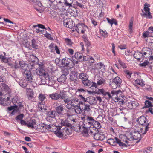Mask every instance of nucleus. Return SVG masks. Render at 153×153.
<instances>
[{
    "mask_svg": "<svg viewBox=\"0 0 153 153\" xmlns=\"http://www.w3.org/2000/svg\"><path fill=\"white\" fill-rule=\"evenodd\" d=\"M83 121L82 124L78 126L80 130L84 131V133L86 134L88 131V128L91 127L92 122L94 119L93 117L86 115H83L81 117Z\"/></svg>",
    "mask_w": 153,
    "mask_h": 153,
    "instance_id": "obj_1",
    "label": "nucleus"
},
{
    "mask_svg": "<svg viewBox=\"0 0 153 153\" xmlns=\"http://www.w3.org/2000/svg\"><path fill=\"white\" fill-rule=\"evenodd\" d=\"M136 121L141 124L140 132L143 134H145L149 129V121L144 116H141L137 119Z\"/></svg>",
    "mask_w": 153,
    "mask_h": 153,
    "instance_id": "obj_2",
    "label": "nucleus"
},
{
    "mask_svg": "<svg viewBox=\"0 0 153 153\" xmlns=\"http://www.w3.org/2000/svg\"><path fill=\"white\" fill-rule=\"evenodd\" d=\"M63 102L65 104H67L66 107L69 109L75 107L76 104L79 103V99L77 98H71L70 97L66 98L65 97L63 99Z\"/></svg>",
    "mask_w": 153,
    "mask_h": 153,
    "instance_id": "obj_3",
    "label": "nucleus"
},
{
    "mask_svg": "<svg viewBox=\"0 0 153 153\" xmlns=\"http://www.w3.org/2000/svg\"><path fill=\"white\" fill-rule=\"evenodd\" d=\"M65 92L63 91H60L59 93L55 92L49 94V97L52 100H57L59 99L63 100L66 97Z\"/></svg>",
    "mask_w": 153,
    "mask_h": 153,
    "instance_id": "obj_4",
    "label": "nucleus"
},
{
    "mask_svg": "<svg viewBox=\"0 0 153 153\" xmlns=\"http://www.w3.org/2000/svg\"><path fill=\"white\" fill-rule=\"evenodd\" d=\"M39 99L41 102L38 103V107L40 108L42 111L43 110L45 111L46 109V106H45V104L44 101V100L46 99V97L45 94H40L38 97Z\"/></svg>",
    "mask_w": 153,
    "mask_h": 153,
    "instance_id": "obj_5",
    "label": "nucleus"
},
{
    "mask_svg": "<svg viewBox=\"0 0 153 153\" xmlns=\"http://www.w3.org/2000/svg\"><path fill=\"white\" fill-rule=\"evenodd\" d=\"M150 6V5L149 4L146 3L144 5L143 9L142 10L143 14H141L142 16H144L149 19L152 18L150 12V9L149 8Z\"/></svg>",
    "mask_w": 153,
    "mask_h": 153,
    "instance_id": "obj_6",
    "label": "nucleus"
},
{
    "mask_svg": "<svg viewBox=\"0 0 153 153\" xmlns=\"http://www.w3.org/2000/svg\"><path fill=\"white\" fill-rule=\"evenodd\" d=\"M24 71L23 72V74L25 77V80L28 83H30L33 82V77L31 73V71L29 69H24Z\"/></svg>",
    "mask_w": 153,
    "mask_h": 153,
    "instance_id": "obj_7",
    "label": "nucleus"
},
{
    "mask_svg": "<svg viewBox=\"0 0 153 153\" xmlns=\"http://www.w3.org/2000/svg\"><path fill=\"white\" fill-rule=\"evenodd\" d=\"M85 86L89 87L93 90L92 91L95 92L97 88V85L96 83L93 82H91L88 79L84 80L82 81Z\"/></svg>",
    "mask_w": 153,
    "mask_h": 153,
    "instance_id": "obj_8",
    "label": "nucleus"
},
{
    "mask_svg": "<svg viewBox=\"0 0 153 153\" xmlns=\"http://www.w3.org/2000/svg\"><path fill=\"white\" fill-rule=\"evenodd\" d=\"M61 63L62 66H68L71 68L74 65V63L71 59L66 57L63 59Z\"/></svg>",
    "mask_w": 153,
    "mask_h": 153,
    "instance_id": "obj_9",
    "label": "nucleus"
},
{
    "mask_svg": "<svg viewBox=\"0 0 153 153\" xmlns=\"http://www.w3.org/2000/svg\"><path fill=\"white\" fill-rule=\"evenodd\" d=\"M141 52L143 56V57L145 58H149L152 54L151 49L148 47L143 48L141 50Z\"/></svg>",
    "mask_w": 153,
    "mask_h": 153,
    "instance_id": "obj_10",
    "label": "nucleus"
},
{
    "mask_svg": "<svg viewBox=\"0 0 153 153\" xmlns=\"http://www.w3.org/2000/svg\"><path fill=\"white\" fill-rule=\"evenodd\" d=\"M78 105H81L82 111L85 113L89 112L91 108V107L89 104L82 103V102H79Z\"/></svg>",
    "mask_w": 153,
    "mask_h": 153,
    "instance_id": "obj_11",
    "label": "nucleus"
},
{
    "mask_svg": "<svg viewBox=\"0 0 153 153\" xmlns=\"http://www.w3.org/2000/svg\"><path fill=\"white\" fill-rule=\"evenodd\" d=\"M131 137L133 140H137L136 143L139 142L141 140V134L138 131H134L131 133Z\"/></svg>",
    "mask_w": 153,
    "mask_h": 153,
    "instance_id": "obj_12",
    "label": "nucleus"
},
{
    "mask_svg": "<svg viewBox=\"0 0 153 153\" xmlns=\"http://www.w3.org/2000/svg\"><path fill=\"white\" fill-rule=\"evenodd\" d=\"M97 93L100 95H102L103 96L105 97L108 99H110L111 97V94L108 92H106L105 90L103 89H99Z\"/></svg>",
    "mask_w": 153,
    "mask_h": 153,
    "instance_id": "obj_13",
    "label": "nucleus"
},
{
    "mask_svg": "<svg viewBox=\"0 0 153 153\" xmlns=\"http://www.w3.org/2000/svg\"><path fill=\"white\" fill-rule=\"evenodd\" d=\"M53 4L51 3H50L49 4L47 5V7H50L52 8L53 9L57 10H59L60 9L61 7L60 5L58 3H62V2L60 1H59L58 2L56 1V4L53 3H52Z\"/></svg>",
    "mask_w": 153,
    "mask_h": 153,
    "instance_id": "obj_14",
    "label": "nucleus"
},
{
    "mask_svg": "<svg viewBox=\"0 0 153 153\" xmlns=\"http://www.w3.org/2000/svg\"><path fill=\"white\" fill-rule=\"evenodd\" d=\"M56 114V111H55L48 112L46 114V120L48 121H50L51 120L55 118Z\"/></svg>",
    "mask_w": 153,
    "mask_h": 153,
    "instance_id": "obj_15",
    "label": "nucleus"
},
{
    "mask_svg": "<svg viewBox=\"0 0 153 153\" xmlns=\"http://www.w3.org/2000/svg\"><path fill=\"white\" fill-rule=\"evenodd\" d=\"M128 107L130 109H132L136 108L137 107L139 104L136 100L130 101L126 103Z\"/></svg>",
    "mask_w": 153,
    "mask_h": 153,
    "instance_id": "obj_16",
    "label": "nucleus"
},
{
    "mask_svg": "<svg viewBox=\"0 0 153 153\" xmlns=\"http://www.w3.org/2000/svg\"><path fill=\"white\" fill-rule=\"evenodd\" d=\"M40 79V83L42 84H46L48 85L49 84L48 82V74H46L45 75H44V76H40L39 78Z\"/></svg>",
    "mask_w": 153,
    "mask_h": 153,
    "instance_id": "obj_17",
    "label": "nucleus"
},
{
    "mask_svg": "<svg viewBox=\"0 0 153 153\" xmlns=\"http://www.w3.org/2000/svg\"><path fill=\"white\" fill-rule=\"evenodd\" d=\"M134 57L138 61H140L141 59L143 60L144 58L142 52H138L137 50L135 51V53L134 54Z\"/></svg>",
    "mask_w": 153,
    "mask_h": 153,
    "instance_id": "obj_18",
    "label": "nucleus"
},
{
    "mask_svg": "<svg viewBox=\"0 0 153 153\" xmlns=\"http://www.w3.org/2000/svg\"><path fill=\"white\" fill-rule=\"evenodd\" d=\"M58 78L55 76H49L48 75V82L49 84L48 85H52L54 84L56 81H57Z\"/></svg>",
    "mask_w": 153,
    "mask_h": 153,
    "instance_id": "obj_19",
    "label": "nucleus"
},
{
    "mask_svg": "<svg viewBox=\"0 0 153 153\" xmlns=\"http://www.w3.org/2000/svg\"><path fill=\"white\" fill-rule=\"evenodd\" d=\"M46 124L44 123L39 124L36 127V129L39 131L42 132L46 131Z\"/></svg>",
    "mask_w": 153,
    "mask_h": 153,
    "instance_id": "obj_20",
    "label": "nucleus"
},
{
    "mask_svg": "<svg viewBox=\"0 0 153 153\" xmlns=\"http://www.w3.org/2000/svg\"><path fill=\"white\" fill-rule=\"evenodd\" d=\"M70 79L71 81L74 82L77 81L78 79L77 74L75 71H73L70 74Z\"/></svg>",
    "mask_w": 153,
    "mask_h": 153,
    "instance_id": "obj_21",
    "label": "nucleus"
},
{
    "mask_svg": "<svg viewBox=\"0 0 153 153\" xmlns=\"http://www.w3.org/2000/svg\"><path fill=\"white\" fill-rule=\"evenodd\" d=\"M56 112L59 115H62L63 113L64 107L63 105H58L56 107Z\"/></svg>",
    "mask_w": 153,
    "mask_h": 153,
    "instance_id": "obj_22",
    "label": "nucleus"
},
{
    "mask_svg": "<svg viewBox=\"0 0 153 153\" xmlns=\"http://www.w3.org/2000/svg\"><path fill=\"white\" fill-rule=\"evenodd\" d=\"M94 138L97 140L102 141L105 138L104 135L103 134H101L99 133L95 134L94 135Z\"/></svg>",
    "mask_w": 153,
    "mask_h": 153,
    "instance_id": "obj_23",
    "label": "nucleus"
},
{
    "mask_svg": "<svg viewBox=\"0 0 153 153\" xmlns=\"http://www.w3.org/2000/svg\"><path fill=\"white\" fill-rule=\"evenodd\" d=\"M58 127L57 129L55 130L56 131H54L55 132L56 135L59 137H62L63 136V132H62L61 131V127L60 126H57Z\"/></svg>",
    "mask_w": 153,
    "mask_h": 153,
    "instance_id": "obj_24",
    "label": "nucleus"
},
{
    "mask_svg": "<svg viewBox=\"0 0 153 153\" xmlns=\"http://www.w3.org/2000/svg\"><path fill=\"white\" fill-rule=\"evenodd\" d=\"M87 102L90 104L93 105L95 104L96 103L97 100L95 97L90 96L87 97Z\"/></svg>",
    "mask_w": 153,
    "mask_h": 153,
    "instance_id": "obj_25",
    "label": "nucleus"
},
{
    "mask_svg": "<svg viewBox=\"0 0 153 153\" xmlns=\"http://www.w3.org/2000/svg\"><path fill=\"white\" fill-rule=\"evenodd\" d=\"M148 30L149 31L144 32L143 34V37L145 38L151 36L150 34L153 32V26L150 27H149Z\"/></svg>",
    "mask_w": 153,
    "mask_h": 153,
    "instance_id": "obj_26",
    "label": "nucleus"
},
{
    "mask_svg": "<svg viewBox=\"0 0 153 153\" xmlns=\"http://www.w3.org/2000/svg\"><path fill=\"white\" fill-rule=\"evenodd\" d=\"M69 23H72V24H73L74 22L69 19H66L63 21V24L65 26L67 27L71 28L72 26H71L70 25H69Z\"/></svg>",
    "mask_w": 153,
    "mask_h": 153,
    "instance_id": "obj_27",
    "label": "nucleus"
},
{
    "mask_svg": "<svg viewBox=\"0 0 153 153\" xmlns=\"http://www.w3.org/2000/svg\"><path fill=\"white\" fill-rule=\"evenodd\" d=\"M120 93H121V92L120 90H113L111 92V97L110 98H112L114 100V99H115V98L116 97H117V95H118Z\"/></svg>",
    "mask_w": 153,
    "mask_h": 153,
    "instance_id": "obj_28",
    "label": "nucleus"
},
{
    "mask_svg": "<svg viewBox=\"0 0 153 153\" xmlns=\"http://www.w3.org/2000/svg\"><path fill=\"white\" fill-rule=\"evenodd\" d=\"M58 127L57 126H53V125H46V129L48 130L49 131L53 132L54 131H56L55 130L57 129Z\"/></svg>",
    "mask_w": 153,
    "mask_h": 153,
    "instance_id": "obj_29",
    "label": "nucleus"
},
{
    "mask_svg": "<svg viewBox=\"0 0 153 153\" xmlns=\"http://www.w3.org/2000/svg\"><path fill=\"white\" fill-rule=\"evenodd\" d=\"M112 81L114 83L117 84V86H118L119 87H120L122 83V80L119 76H116L112 80Z\"/></svg>",
    "mask_w": 153,
    "mask_h": 153,
    "instance_id": "obj_30",
    "label": "nucleus"
},
{
    "mask_svg": "<svg viewBox=\"0 0 153 153\" xmlns=\"http://www.w3.org/2000/svg\"><path fill=\"white\" fill-rule=\"evenodd\" d=\"M87 97L85 93H84L83 95L82 94H79L78 96L79 100H80L81 101L79 102H82V103H85L87 102Z\"/></svg>",
    "mask_w": 153,
    "mask_h": 153,
    "instance_id": "obj_31",
    "label": "nucleus"
},
{
    "mask_svg": "<svg viewBox=\"0 0 153 153\" xmlns=\"http://www.w3.org/2000/svg\"><path fill=\"white\" fill-rule=\"evenodd\" d=\"M97 85H100L102 84H105L106 82V80L104 78L99 76L98 79H97Z\"/></svg>",
    "mask_w": 153,
    "mask_h": 153,
    "instance_id": "obj_32",
    "label": "nucleus"
},
{
    "mask_svg": "<svg viewBox=\"0 0 153 153\" xmlns=\"http://www.w3.org/2000/svg\"><path fill=\"white\" fill-rule=\"evenodd\" d=\"M74 109L75 112L78 114H80L82 111L81 105H78V103L77 105H76L75 107H74Z\"/></svg>",
    "mask_w": 153,
    "mask_h": 153,
    "instance_id": "obj_33",
    "label": "nucleus"
},
{
    "mask_svg": "<svg viewBox=\"0 0 153 153\" xmlns=\"http://www.w3.org/2000/svg\"><path fill=\"white\" fill-rule=\"evenodd\" d=\"M36 73L37 75L39 76V78L40 76H44V75H45L46 74H48L47 73H45V71L42 69L36 70Z\"/></svg>",
    "mask_w": 153,
    "mask_h": 153,
    "instance_id": "obj_34",
    "label": "nucleus"
},
{
    "mask_svg": "<svg viewBox=\"0 0 153 153\" xmlns=\"http://www.w3.org/2000/svg\"><path fill=\"white\" fill-rule=\"evenodd\" d=\"M79 77L82 80V81L84 80L88 79V76L86 73H82L79 74Z\"/></svg>",
    "mask_w": 153,
    "mask_h": 153,
    "instance_id": "obj_35",
    "label": "nucleus"
},
{
    "mask_svg": "<svg viewBox=\"0 0 153 153\" xmlns=\"http://www.w3.org/2000/svg\"><path fill=\"white\" fill-rule=\"evenodd\" d=\"M36 123V121L35 119H33L31 120L27 124V126L28 128H31L32 129L34 128V125Z\"/></svg>",
    "mask_w": 153,
    "mask_h": 153,
    "instance_id": "obj_36",
    "label": "nucleus"
},
{
    "mask_svg": "<svg viewBox=\"0 0 153 153\" xmlns=\"http://www.w3.org/2000/svg\"><path fill=\"white\" fill-rule=\"evenodd\" d=\"M9 58L8 57H6V56L3 58L1 60L2 62L7 64L9 66H10L11 68L13 67V64L9 62Z\"/></svg>",
    "mask_w": 153,
    "mask_h": 153,
    "instance_id": "obj_37",
    "label": "nucleus"
},
{
    "mask_svg": "<svg viewBox=\"0 0 153 153\" xmlns=\"http://www.w3.org/2000/svg\"><path fill=\"white\" fill-rule=\"evenodd\" d=\"M61 123L62 125V126L70 127L71 128L72 127V125L70 123H68V121L66 120L62 121Z\"/></svg>",
    "mask_w": 153,
    "mask_h": 153,
    "instance_id": "obj_38",
    "label": "nucleus"
},
{
    "mask_svg": "<svg viewBox=\"0 0 153 153\" xmlns=\"http://www.w3.org/2000/svg\"><path fill=\"white\" fill-rule=\"evenodd\" d=\"M92 124L93 125V126L99 129L101 128V126L100 123L98 121H93Z\"/></svg>",
    "mask_w": 153,
    "mask_h": 153,
    "instance_id": "obj_39",
    "label": "nucleus"
},
{
    "mask_svg": "<svg viewBox=\"0 0 153 153\" xmlns=\"http://www.w3.org/2000/svg\"><path fill=\"white\" fill-rule=\"evenodd\" d=\"M66 79L67 77L66 76L62 75L59 78H58L57 81L60 82H64Z\"/></svg>",
    "mask_w": 153,
    "mask_h": 153,
    "instance_id": "obj_40",
    "label": "nucleus"
},
{
    "mask_svg": "<svg viewBox=\"0 0 153 153\" xmlns=\"http://www.w3.org/2000/svg\"><path fill=\"white\" fill-rule=\"evenodd\" d=\"M135 82L137 84L141 86H143L145 85L144 83V82L143 81L142 79H137L135 80Z\"/></svg>",
    "mask_w": 153,
    "mask_h": 153,
    "instance_id": "obj_41",
    "label": "nucleus"
},
{
    "mask_svg": "<svg viewBox=\"0 0 153 153\" xmlns=\"http://www.w3.org/2000/svg\"><path fill=\"white\" fill-rule=\"evenodd\" d=\"M100 32L101 34L105 38H106L108 37V33L105 30L100 29Z\"/></svg>",
    "mask_w": 153,
    "mask_h": 153,
    "instance_id": "obj_42",
    "label": "nucleus"
},
{
    "mask_svg": "<svg viewBox=\"0 0 153 153\" xmlns=\"http://www.w3.org/2000/svg\"><path fill=\"white\" fill-rule=\"evenodd\" d=\"M73 0H64L63 3L66 6H71L73 2Z\"/></svg>",
    "mask_w": 153,
    "mask_h": 153,
    "instance_id": "obj_43",
    "label": "nucleus"
},
{
    "mask_svg": "<svg viewBox=\"0 0 153 153\" xmlns=\"http://www.w3.org/2000/svg\"><path fill=\"white\" fill-rule=\"evenodd\" d=\"M107 143L113 146H115L116 142L114 139L113 138H110L108 140Z\"/></svg>",
    "mask_w": 153,
    "mask_h": 153,
    "instance_id": "obj_44",
    "label": "nucleus"
},
{
    "mask_svg": "<svg viewBox=\"0 0 153 153\" xmlns=\"http://www.w3.org/2000/svg\"><path fill=\"white\" fill-rule=\"evenodd\" d=\"M78 125H80L79 123H77L76 125H72V127H74V129L75 131L78 132H83L84 133V131H81L79 129V127H78V126H79Z\"/></svg>",
    "mask_w": 153,
    "mask_h": 153,
    "instance_id": "obj_45",
    "label": "nucleus"
},
{
    "mask_svg": "<svg viewBox=\"0 0 153 153\" xmlns=\"http://www.w3.org/2000/svg\"><path fill=\"white\" fill-rule=\"evenodd\" d=\"M78 125H80L79 123H77L76 125H72V127H74V129L75 131L78 132H83L84 133V131H81L79 129V127H78V126H79Z\"/></svg>",
    "mask_w": 153,
    "mask_h": 153,
    "instance_id": "obj_46",
    "label": "nucleus"
},
{
    "mask_svg": "<svg viewBox=\"0 0 153 153\" xmlns=\"http://www.w3.org/2000/svg\"><path fill=\"white\" fill-rule=\"evenodd\" d=\"M19 84L23 88L26 87L27 85V83L25 80H21L19 82Z\"/></svg>",
    "mask_w": 153,
    "mask_h": 153,
    "instance_id": "obj_47",
    "label": "nucleus"
},
{
    "mask_svg": "<svg viewBox=\"0 0 153 153\" xmlns=\"http://www.w3.org/2000/svg\"><path fill=\"white\" fill-rule=\"evenodd\" d=\"M109 85L113 89H115L117 87H119L118 86H117V84L114 83V82L112 80L111 81V79L110 81Z\"/></svg>",
    "mask_w": 153,
    "mask_h": 153,
    "instance_id": "obj_48",
    "label": "nucleus"
},
{
    "mask_svg": "<svg viewBox=\"0 0 153 153\" xmlns=\"http://www.w3.org/2000/svg\"><path fill=\"white\" fill-rule=\"evenodd\" d=\"M1 86L2 90L5 91H7L9 88L8 86L5 83H1Z\"/></svg>",
    "mask_w": 153,
    "mask_h": 153,
    "instance_id": "obj_49",
    "label": "nucleus"
},
{
    "mask_svg": "<svg viewBox=\"0 0 153 153\" xmlns=\"http://www.w3.org/2000/svg\"><path fill=\"white\" fill-rule=\"evenodd\" d=\"M32 45L33 48L36 49L38 48V46L36 44V41L34 39L32 40Z\"/></svg>",
    "mask_w": 153,
    "mask_h": 153,
    "instance_id": "obj_50",
    "label": "nucleus"
},
{
    "mask_svg": "<svg viewBox=\"0 0 153 153\" xmlns=\"http://www.w3.org/2000/svg\"><path fill=\"white\" fill-rule=\"evenodd\" d=\"M96 68L97 69H101L102 68H105V65L102 63L99 62L95 65Z\"/></svg>",
    "mask_w": 153,
    "mask_h": 153,
    "instance_id": "obj_51",
    "label": "nucleus"
},
{
    "mask_svg": "<svg viewBox=\"0 0 153 153\" xmlns=\"http://www.w3.org/2000/svg\"><path fill=\"white\" fill-rule=\"evenodd\" d=\"M63 129H64L63 131L64 136H66L70 134V133L68 128H63Z\"/></svg>",
    "mask_w": 153,
    "mask_h": 153,
    "instance_id": "obj_52",
    "label": "nucleus"
},
{
    "mask_svg": "<svg viewBox=\"0 0 153 153\" xmlns=\"http://www.w3.org/2000/svg\"><path fill=\"white\" fill-rule=\"evenodd\" d=\"M118 63L123 68H127L125 63L123 62L120 59H119L118 61Z\"/></svg>",
    "mask_w": 153,
    "mask_h": 153,
    "instance_id": "obj_53",
    "label": "nucleus"
},
{
    "mask_svg": "<svg viewBox=\"0 0 153 153\" xmlns=\"http://www.w3.org/2000/svg\"><path fill=\"white\" fill-rule=\"evenodd\" d=\"M62 75H64L66 76L69 74L68 70L67 68H64L62 70Z\"/></svg>",
    "mask_w": 153,
    "mask_h": 153,
    "instance_id": "obj_54",
    "label": "nucleus"
},
{
    "mask_svg": "<svg viewBox=\"0 0 153 153\" xmlns=\"http://www.w3.org/2000/svg\"><path fill=\"white\" fill-rule=\"evenodd\" d=\"M24 117V114H21L20 115H18L15 118V120L17 121H18V120H20L21 121V120H22Z\"/></svg>",
    "mask_w": 153,
    "mask_h": 153,
    "instance_id": "obj_55",
    "label": "nucleus"
},
{
    "mask_svg": "<svg viewBox=\"0 0 153 153\" xmlns=\"http://www.w3.org/2000/svg\"><path fill=\"white\" fill-rule=\"evenodd\" d=\"M152 105V103L151 102L148 100H146L145 102V107L147 108L151 106Z\"/></svg>",
    "mask_w": 153,
    "mask_h": 153,
    "instance_id": "obj_56",
    "label": "nucleus"
},
{
    "mask_svg": "<svg viewBox=\"0 0 153 153\" xmlns=\"http://www.w3.org/2000/svg\"><path fill=\"white\" fill-rule=\"evenodd\" d=\"M114 100L115 102L119 101V102H122V103H123L124 101L123 99L119 98L118 96L117 97H116L115 98V99H114Z\"/></svg>",
    "mask_w": 153,
    "mask_h": 153,
    "instance_id": "obj_57",
    "label": "nucleus"
},
{
    "mask_svg": "<svg viewBox=\"0 0 153 153\" xmlns=\"http://www.w3.org/2000/svg\"><path fill=\"white\" fill-rule=\"evenodd\" d=\"M152 148L151 147H147L146 149L143 151L144 153H149L152 150Z\"/></svg>",
    "mask_w": 153,
    "mask_h": 153,
    "instance_id": "obj_58",
    "label": "nucleus"
},
{
    "mask_svg": "<svg viewBox=\"0 0 153 153\" xmlns=\"http://www.w3.org/2000/svg\"><path fill=\"white\" fill-rule=\"evenodd\" d=\"M149 63V62L147 60H145L143 63L140 64V67H145Z\"/></svg>",
    "mask_w": 153,
    "mask_h": 153,
    "instance_id": "obj_59",
    "label": "nucleus"
},
{
    "mask_svg": "<svg viewBox=\"0 0 153 153\" xmlns=\"http://www.w3.org/2000/svg\"><path fill=\"white\" fill-rule=\"evenodd\" d=\"M19 62H17L16 61L15 62V65H13V68H21L20 65H19Z\"/></svg>",
    "mask_w": 153,
    "mask_h": 153,
    "instance_id": "obj_60",
    "label": "nucleus"
},
{
    "mask_svg": "<svg viewBox=\"0 0 153 153\" xmlns=\"http://www.w3.org/2000/svg\"><path fill=\"white\" fill-rule=\"evenodd\" d=\"M65 41L66 42L67 45H72V42L70 39L68 38H66L65 39Z\"/></svg>",
    "mask_w": 153,
    "mask_h": 153,
    "instance_id": "obj_61",
    "label": "nucleus"
},
{
    "mask_svg": "<svg viewBox=\"0 0 153 153\" xmlns=\"http://www.w3.org/2000/svg\"><path fill=\"white\" fill-rule=\"evenodd\" d=\"M37 26H38L39 28L46 29V28H45V26L41 24H39L37 25H33V27L34 28H35Z\"/></svg>",
    "mask_w": 153,
    "mask_h": 153,
    "instance_id": "obj_62",
    "label": "nucleus"
},
{
    "mask_svg": "<svg viewBox=\"0 0 153 153\" xmlns=\"http://www.w3.org/2000/svg\"><path fill=\"white\" fill-rule=\"evenodd\" d=\"M75 4L77 7H80L81 9H82L84 8V5L83 4H82V3H79L77 1H76Z\"/></svg>",
    "mask_w": 153,
    "mask_h": 153,
    "instance_id": "obj_63",
    "label": "nucleus"
},
{
    "mask_svg": "<svg viewBox=\"0 0 153 153\" xmlns=\"http://www.w3.org/2000/svg\"><path fill=\"white\" fill-rule=\"evenodd\" d=\"M19 64L20 65V68H21L23 69V68H24L25 66V62L22 61H20Z\"/></svg>",
    "mask_w": 153,
    "mask_h": 153,
    "instance_id": "obj_64",
    "label": "nucleus"
}]
</instances>
